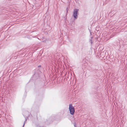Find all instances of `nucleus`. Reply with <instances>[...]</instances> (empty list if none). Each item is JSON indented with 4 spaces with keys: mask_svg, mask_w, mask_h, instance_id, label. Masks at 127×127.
<instances>
[{
    "mask_svg": "<svg viewBox=\"0 0 127 127\" xmlns=\"http://www.w3.org/2000/svg\"><path fill=\"white\" fill-rule=\"evenodd\" d=\"M79 9H75L73 10V16L75 19H76L78 17Z\"/></svg>",
    "mask_w": 127,
    "mask_h": 127,
    "instance_id": "obj_1",
    "label": "nucleus"
},
{
    "mask_svg": "<svg viewBox=\"0 0 127 127\" xmlns=\"http://www.w3.org/2000/svg\"><path fill=\"white\" fill-rule=\"evenodd\" d=\"M69 109L70 114L72 115H73L75 112V109L72 104L69 105Z\"/></svg>",
    "mask_w": 127,
    "mask_h": 127,
    "instance_id": "obj_2",
    "label": "nucleus"
},
{
    "mask_svg": "<svg viewBox=\"0 0 127 127\" xmlns=\"http://www.w3.org/2000/svg\"><path fill=\"white\" fill-rule=\"evenodd\" d=\"M37 76V77H38L39 76V75L38 74H37L36 73H35L34 74L33 76V77H35L36 76Z\"/></svg>",
    "mask_w": 127,
    "mask_h": 127,
    "instance_id": "obj_3",
    "label": "nucleus"
},
{
    "mask_svg": "<svg viewBox=\"0 0 127 127\" xmlns=\"http://www.w3.org/2000/svg\"><path fill=\"white\" fill-rule=\"evenodd\" d=\"M26 120H26H26H25V121H24V124L23 126V127H24V125H25V123L26 122Z\"/></svg>",
    "mask_w": 127,
    "mask_h": 127,
    "instance_id": "obj_4",
    "label": "nucleus"
},
{
    "mask_svg": "<svg viewBox=\"0 0 127 127\" xmlns=\"http://www.w3.org/2000/svg\"><path fill=\"white\" fill-rule=\"evenodd\" d=\"M66 15L68 13V10L67 8L66 9Z\"/></svg>",
    "mask_w": 127,
    "mask_h": 127,
    "instance_id": "obj_5",
    "label": "nucleus"
},
{
    "mask_svg": "<svg viewBox=\"0 0 127 127\" xmlns=\"http://www.w3.org/2000/svg\"><path fill=\"white\" fill-rule=\"evenodd\" d=\"M74 125V127H76V123H73Z\"/></svg>",
    "mask_w": 127,
    "mask_h": 127,
    "instance_id": "obj_6",
    "label": "nucleus"
},
{
    "mask_svg": "<svg viewBox=\"0 0 127 127\" xmlns=\"http://www.w3.org/2000/svg\"><path fill=\"white\" fill-rule=\"evenodd\" d=\"M36 127H41V126H40L38 125H36Z\"/></svg>",
    "mask_w": 127,
    "mask_h": 127,
    "instance_id": "obj_7",
    "label": "nucleus"
},
{
    "mask_svg": "<svg viewBox=\"0 0 127 127\" xmlns=\"http://www.w3.org/2000/svg\"><path fill=\"white\" fill-rule=\"evenodd\" d=\"M90 34L91 35H92V32H91L90 30Z\"/></svg>",
    "mask_w": 127,
    "mask_h": 127,
    "instance_id": "obj_8",
    "label": "nucleus"
},
{
    "mask_svg": "<svg viewBox=\"0 0 127 127\" xmlns=\"http://www.w3.org/2000/svg\"><path fill=\"white\" fill-rule=\"evenodd\" d=\"M93 43V42L92 41H91V43L92 44Z\"/></svg>",
    "mask_w": 127,
    "mask_h": 127,
    "instance_id": "obj_9",
    "label": "nucleus"
},
{
    "mask_svg": "<svg viewBox=\"0 0 127 127\" xmlns=\"http://www.w3.org/2000/svg\"><path fill=\"white\" fill-rule=\"evenodd\" d=\"M41 66L40 65H38V67H41Z\"/></svg>",
    "mask_w": 127,
    "mask_h": 127,
    "instance_id": "obj_10",
    "label": "nucleus"
},
{
    "mask_svg": "<svg viewBox=\"0 0 127 127\" xmlns=\"http://www.w3.org/2000/svg\"><path fill=\"white\" fill-rule=\"evenodd\" d=\"M90 42H91V41H92V39H90Z\"/></svg>",
    "mask_w": 127,
    "mask_h": 127,
    "instance_id": "obj_11",
    "label": "nucleus"
},
{
    "mask_svg": "<svg viewBox=\"0 0 127 127\" xmlns=\"http://www.w3.org/2000/svg\"><path fill=\"white\" fill-rule=\"evenodd\" d=\"M91 39L93 38V37H92H92H91Z\"/></svg>",
    "mask_w": 127,
    "mask_h": 127,
    "instance_id": "obj_12",
    "label": "nucleus"
},
{
    "mask_svg": "<svg viewBox=\"0 0 127 127\" xmlns=\"http://www.w3.org/2000/svg\"><path fill=\"white\" fill-rule=\"evenodd\" d=\"M37 71H39V70H37Z\"/></svg>",
    "mask_w": 127,
    "mask_h": 127,
    "instance_id": "obj_13",
    "label": "nucleus"
}]
</instances>
